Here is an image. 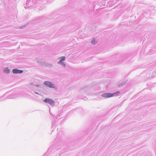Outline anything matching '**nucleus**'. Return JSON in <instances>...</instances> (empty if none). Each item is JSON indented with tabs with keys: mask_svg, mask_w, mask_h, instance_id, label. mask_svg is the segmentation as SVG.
<instances>
[{
	"mask_svg": "<svg viewBox=\"0 0 156 156\" xmlns=\"http://www.w3.org/2000/svg\"><path fill=\"white\" fill-rule=\"evenodd\" d=\"M44 101L46 103H48L51 105H53L54 104V102L51 99L49 98H46L44 100Z\"/></svg>",
	"mask_w": 156,
	"mask_h": 156,
	"instance_id": "obj_2",
	"label": "nucleus"
},
{
	"mask_svg": "<svg viewBox=\"0 0 156 156\" xmlns=\"http://www.w3.org/2000/svg\"><path fill=\"white\" fill-rule=\"evenodd\" d=\"M102 96L105 98H110L112 97V95L111 93H105L102 95Z\"/></svg>",
	"mask_w": 156,
	"mask_h": 156,
	"instance_id": "obj_3",
	"label": "nucleus"
},
{
	"mask_svg": "<svg viewBox=\"0 0 156 156\" xmlns=\"http://www.w3.org/2000/svg\"><path fill=\"white\" fill-rule=\"evenodd\" d=\"M60 64L64 66H65V64L62 62V63Z\"/></svg>",
	"mask_w": 156,
	"mask_h": 156,
	"instance_id": "obj_9",
	"label": "nucleus"
},
{
	"mask_svg": "<svg viewBox=\"0 0 156 156\" xmlns=\"http://www.w3.org/2000/svg\"><path fill=\"white\" fill-rule=\"evenodd\" d=\"M61 59L60 61L58 62V64H61L62 61H64L66 57L65 56H62L60 57Z\"/></svg>",
	"mask_w": 156,
	"mask_h": 156,
	"instance_id": "obj_5",
	"label": "nucleus"
},
{
	"mask_svg": "<svg viewBox=\"0 0 156 156\" xmlns=\"http://www.w3.org/2000/svg\"><path fill=\"white\" fill-rule=\"evenodd\" d=\"M119 93V91H117L116 92H115L114 93H113V94H112V96L115 95H117Z\"/></svg>",
	"mask_w": 156,
	"mask_h": 156,
	"instance_id": "obj_7",
	"label": "nucleus"
},
{
	"mask_svg": "<svg viewBox=\"0 0 156 156\" xmlns=\"http://www.w3.org/2000/svg\"><path fill=\"white\" fill-rule=\"evenodd\" d=\"M95 42V40L94 39L91 42V43L93 44H94Z\"/></svg>",
	"mask_w": 156,
	"mask_h": 156,
	"instance_id": "obj_8",
	"label": "nucleus"
},
{
	"mask_svg": "<svg viewBox=\"0 0 156 156\" xmlns=\"http://www.w3.org/2000/svg\"><path fill=\"white\" fill-rule=\"evenodd\" d=\"M4 71L6 73H9L10 72L9 70V69L8 68H5L4 70Z\"/></svg>",
	"mask_w": 156,
	"mask_h": 156,
	"instance_id": "obj_6",
	"label": "nucleus"
},
{
	"mask_svg": "<svg viewBox=\"0 0 156 156\" xmlns=\"http://www.w3.org/2000/svg\"><path fill=\"white\" fill-rule=\"evenodd\" d=\"M45 85L51 88H54L53 84L51 83L48 81H45L44 83Z\"/></svg>",
	"mask_w": 156,
	"mask_h": 156,
	"instance_id": "obj_1",
	"label": "nucleus"
},
{
	"mask_svg": "<svg viewBox=\"0 0 156 156\" xmlns=\"http://www.w3.org/2000/svg\"><path fill=\"white\" fill-rule=\"evenodd\" d=\"M13 73L14 74L21 73H23V71L17 69H13L12 70Z\"/></svg>",
	"mask_w": 156,
	"mask_h": 156,
	"instance_id": "obj_4",
	"label": "nucleus"
}]
</instances>
